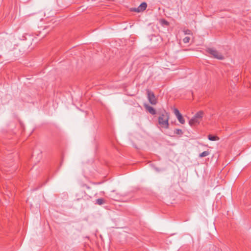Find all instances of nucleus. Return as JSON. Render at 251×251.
<instances>
[{
    "label": "nucleus",
    "mask_w": 251,
    "mask_h": 251,
    "mask_svg": "<svg viewBox=\"0 0 251 251\" xmlns=\"http://www.w3.org/2000/svg\"><path fill=\"white\" fill-rule=\"evenodd\" d=\"M158 124L161 128L167 129L169 128V120L170 119V114L165 110H161L158 112Z\"/></svg>",
    "instance_id": "obj_1"
},
{
    "label": "nucleus",
    "mask_w": 251,
    "mask_h": 251,
    "mask_svg": "<svg viewBox=\"0 0 251 251\" xmlns=\"http://www.w3.org/2000/svg\"><path fill=\"white\" fill-rule=\"evenodd\" d=\"M203 115V112L202 111H199L195 115L193 118L190 120L189 121V124L191 126H197L201 121Z\"/></svg>",
    "instance_id": "obj_2"
},
{
    "label": "nucleus",
    "mask_w": 251,
    "mask_h": 251,
    "mask_svg": "<svg viewBox=\"0 0 251 251\" xmlns=\"http://www.w3.org/2000/svg\"><path fill=\"white\" fill-rule=\"evenodd\" d=\"M207 52L212 55L214 58L222 60L224 59V56L220 52H218L217 50L213 49H208Z\"/></svg>",
    "instance_id": "obj_3"
},
{
    "label": "nucleus",
    "mask_w": 251,
    "mask_h": 251,
    "mask_svg": "<svg viewBox=\"0 0 251 251\" xmlns=\"http://www.w3.org/2000/svg\"><path fill=\"white\" fill-rule=\"evenodd\" d=\"M148 99L149 102L152 105L157 103V99H156L153 93L150 90L147 91Z\"/></svg>",
    "instance_id": "obj_4"
},
{
    "label": "nucleus",
    "mask_w": 251,
    "mask_h": 251,
    "mask_svg": "<svg viewBox=\"0 0 251 251\" xmlns=\"http://www.w3.org/2000/svg\"><path fill=\"white\" fill-rule=\"evenodd\" d=\"M174 112L179 122L181 124H184L185 123V120L179 112V110L176 108H175Z\"/></svg>",
    "instance_id": "obj_5"
},
{
    "label": "nucleus",
    "mask_w": 251,
    "mask_h": 251,
    "mask_svg": "<svg viewBox=\"0 0 251 251\" xmlns=\"http://www.w3.org/2000/svg\"><path fill=\"white\" fill-rule=\"evenodd\" d=\"M147 4L146 2H142L139 6L138 8H134L132 9V11H135V12H140L141 11H143L144 10H145L146 9V8H147Z\"/></svg>",
    "instance_id": "obj_6"
},
{
    "label": "nucleus",
    "mask_w": 251,
    "mask_h": 251,
    "mask_svg": "<svg viewBox=\"0 0 251 251\" xmlns=\"http://www.w3.org/2000/svg\"><path fill=\"white\" fill-rule=\"evenodd\" d=\"M144 106L146 110L151 115H154L156 114L155 109L148 104L145 103Z\"/></svg>",
    "instance_id": "obj_7"
},
{
    "label": "nucleus",
    "mask_w": 251,
    "mask_h": 251,
    "mask_svg": "<svg viewBox=\"0 0 251 251\" xmlns=\"http://www.w3.org/2000/svg\"><path fill=\"white\" fill-rule=\"evenodd\" d=\"M106 203V201L103 198L98 199L95 201V204H98L100 205H102Z\"/></svg>",
    "instance_id": "obj_8"
},
{
    "label": "nucleus",
    "mask_w": 251,
    "mask_h": 251,
    "mask_svg": "<svg viewBox=\"0 0 251 251\" xmlns=\"http://www.w3.org/2000/svg\"><path fill=\"white\" fill-rule=\"evenodd\" d=\"M208 138L209 140L212 141L220 140V138L217 136H216L215 135H212V134L208 135Z\"/></svg>",
    "instance_id": "obj_9"
},
{
    "label": "nucleus",
    "mask_w": 251,
    "mask_h": 251,
    "mask_svg": "<svg viewBox=\"0 0 251 251\" xmlns=\"http://www.w3.org/2000/svg\"><path fill=\"white\" fill-rule=\"evenodd\" d=\"M209 154L210 151H209V150H207V151H204L201 153H200L199 156L200 158H202L208 156Z\"/></svg>",
    "instance_id": "obj_10"
},
{
    "label": "nucleus",
    "mask_w": 251,
    "mask_h": 251,
    "mask_svg": "<svg viewBox=\"0 0 251 251\" xmlns=\"http://www.w3.org/2000/svg\"><path fill=\"white\" fill-rule=\"evenodd\" d=\"M174 133L176 134L180 135L182 134L183 132L181 129H176L174 130Z\"/></svg>",
    "instance_id": "obj_11"
},
{
    "label": "nucleus",
    "mask_w": 251,
    "mask_h": 251,
    "mask_svg": "<svg viewBox=\"0 0 251 251\" xmlns=\"http://www.w3.org/2000/svg\"><path fill=\"white\" fill-rule=\"evenodd\" d=\"M183 32L185 35H191L192 34V31L188 29H185L183 30Z\"/></svg>",
    "instance_id": "obj_12"
},
{
    "label": "nucleus",
    "mask_w": 251,
    "mask_h": 251,
    "mask_svg": "<svg viewBox=\"0 0 251 251\" xmlns=\"http://www.w3.org/2000/svg\"><path fill=\"white\" fill-rule=\"evenodd\" d=\"M190 39L189 37H186L183 39V41L184 43H188L189 42Z\"/></svg>",
    "instance_id": "obj_13"
},
{
    "label": "nucleus",
    "mask_w": 251,
    "mask_h": 251,
    "mask_svg": "<svg viewBox=\"0 0 251 251\" xmlns=\"http://www.w3.org/2000/svg\"><path fill=\"white\" fill-rule=\"evenodd\" d=\"M132 145L135 148L137 149H139V148L135 145V143L132 142Z\"/></svg>",
    "instance_id": "obj_14"
},
{
    "label": "nucleus",
    "mask_w": 251,
    "mask_h": 251,
    "mask_svg": "<svg viewBox=\"0 0 251 251\" xmlns=\"http://www.w3.org/2000/svg\"><path fill=\"white\" fill-rule=\"evenodd\" d=\"M103 182V181H100V182H96L95 183V184L96 185V184H101Z\"/></svg>",
    "instance_id": "obj_15"
},
{
    "label": "nucleus",
    "mask_w": 251,
    "mask_h": 251,
    "mask_svg": "<svg viewBox=\"0 0 251 251\" xmlns=\"http://www.w3.org/2000/svg\"><path fill=\"white\" fill-rule=\"evenodd\" d=\"M163 23H164L165 24H166L167 25H168V23L167 21H165V20L163 21Z\"/></svg>",
    "instance_id": "obj_16"
},
{
    "label": "nucleus",
    "mask_w": 251,
    "mask_h": 251,
    "mask_svg": "<svg viewBox=\"0 0 251 251\" xmlns=\"http://www.w3.org/2000/svg\"><path fill=\"white\" fill-rule=\"evenodd\" d=\"M155 170H156V171H157V172H159V171H160V170H159L158 168H155Z\"/></svg>",
    "instance_id": "obj_17"
}]
</instances>
